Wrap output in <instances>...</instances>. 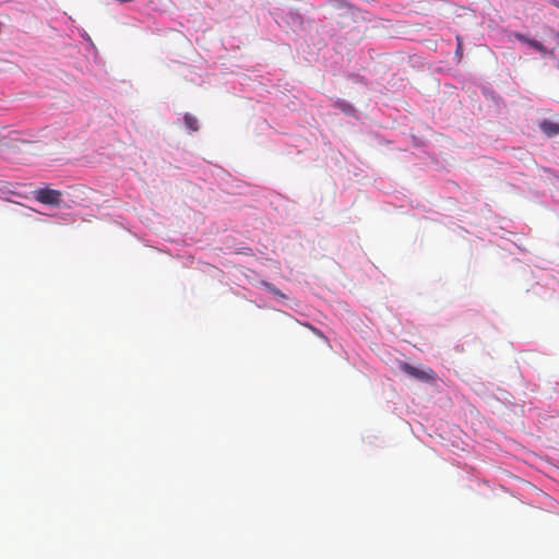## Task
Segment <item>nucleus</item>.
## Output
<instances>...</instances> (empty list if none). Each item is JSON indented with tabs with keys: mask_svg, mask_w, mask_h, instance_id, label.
<instances>
[{
	"mask_svg": "<svg viewBox=\"0 0 559 559\" xmlns=\"http://www.w3.org/2000/svg\"><path fill=\"white\" fill-rule=\"evenodd\" d=\"M550 3L559 9V1L558 0H550Z\"/></svg>",
	"mask_w": 559,
	"mask_h": 559,
	"instance_id": "nucleus-8",
	"label": "nucleus"
},
{
	"mask_svg": "<svg viewBox=\"0 0 559 559\" xmlns=\"http://www.w3.org/2000/svg\"><path fill=\"white\" fill-rule=\"evenodd\" d=\"M347 108H350V105H347V107H344V108H343V111H346V110H347Z\"/></svg>",
	"mask_w": 559,
	"mask_h": 559,
	"instance_id": "nucleus-9",
	"label": "nucleus"
},
{
	"mask_svg": "<svg viewBox=\"0 0 559 559\" xmlns=\"http://www.w3.org/2000/svg\"><path fill=\"white\" fill-rule=\"evenodd\" d=\"M347 108H350V105H347V107H344V108H343V111H346V110H347Z\"/></svg>",
	"mask_w": 559,
	"mask_h": 559,
	"instance_id": "nucleus-11",
	"label": "nucleus"
},
{
	"mask_svg": "<svg viewBox=\"0 0 559 559\" xmlns=\"http://www.w3.org/2000/svg\"><path fill=\"white\" fill-rule=\"evenodd\" d=\"M540 130L547 135V136H555L559 134V123L554 122L550 120H544L539 124Z\"/></svg>",
	"mask_w": 559,
	"mask_h": 559,
	"instance_id": "nucleus-3",
	"label": "nucleus"
},
{
	"mask_svg": "<svg viewBox=\"0 0 559 559\" xmlns=\"http://www.w3.org/2000/svg\"><path fill=\"white\" fill-rule=\"evenodd\" d=\"M401 369L407 373L408 376L413 377V378H418L419 377V369L416 368V367H413L406 362H402L401 364Z\"/></svg>",
	"mask_w": 559,
	"mask_h": 559,
	"instance_id": "nucleus-5",
	"label": "nucleus"
},
{
	"mask_svg": "<svg viewBox=\"0 0 559 559\" xmlns=\"http://www.w3.org/2000/svg\"><path fill=\"white\" fill-rule=\"evenodd\" d=\"M347 108H350V105H347V107H344V108H343V111H346V110H347Z\"/></svg>",
	"mask_w": 559,
	"mask_h": 559,
	"instance_id": "nucleus-10",
	"label": "nucleus"
},
{
	"mask_svg": "<svg viewBox=\"0 0 559 559\" xmlns=\"http://www.w3.org/2000/svg\"><path fill=\"white\" fill-rule=\"evenodd\" d=\"M185 124L188 129L191 131H198L199 130V121L195 117H193L190 114H186L183 117Z\"/></svg>",
	"mask_w": 559,
	"mask_h": 559,
	"instance_id": "nucleus-4",
	"label": "nucleus"
},
{
	"mask_svg": "<svg viewBox=\"0 0 559 559\" xmlns=\"http://www.w3.org/2000/svg\"><path fill=\"white\" fill-rule=\"evenodd\" d=\"M34 199L39 203L52 206H60L62 203V193L59 190L40 188L33 192Z\"/></svg>",
	"mask_w": 559,
	"mask_h": 559,
	"instance_id": "nucleus-1",
	"label": "nucleus"
},
{
	"mask_svg": "<svg viewBox=\"0 0 559 559\" xmlns=\"http://www.w3.org/2000/svg\"><path fill=\"white\" fill-rule=\"evenodd\" d=\"M420 377H421V381L430 378V377L428 376V373H427V372H425V371H423V370H421Z\"/></svg>",
	"mask_w": 559,
	"mask_h": 559,
	"instance_id": "nucleus-7",
	"label": "nucleus"
},
{
	"mask_svg": "<svg viewBox=\"0 0 559 559\" xmlns=\"http://www.w3.org/2000/svg\"><path fill=\"white\" fill-rule=\"evenodd\" d=\"M515 37L522 41V43H525L527 45H530L532 48H534L535 50L544 53V55H551L552 51L548 50L540 41L536 40V39H531V38H527L525 35H522V34H516Z\"/></svg>",
	"mask_w": 559,
	"mask_h": 559,
	"instance_id": "nucleus-2",
	"label": "nucleus"
},
{
	"mask_svg": "<svg viewBox=\"0 0 559 559\" xmlns=\"http://www.w3.org/2000/svg\"><path fill=\"white\" fill-rule=\"evenodd\" d=\"M264 285L267 288V290L271 292L272 294L281 295L280 290L275 286H273L272 284L265 283Z\"/></svg>",
	"mask_w": 559,
	"mask_h": 559,
	"instance_id": "nucleus-6",
	"label": "nucleus"
}]
</instances>
